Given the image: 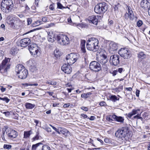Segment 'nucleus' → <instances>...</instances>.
Here are the masks:
<instances>
[{
    "mask_svg": "<svg viewBox=\"0 0 150 150\" xmlns=\"http://www.w3.org/2000/svg\"><path fill=\"white\" fill-rule=\"evenodd\" d=\"M115 135L120 141L124 140L125 139L130 138L132 136V133L129 131V127L127 125L117 130L115 132Z\"/></svg>",
    "mask_w": 150,
    "mask_h": 150,
    "instance_id": "obj_1",
    "label": "nucleus"
},
{
    "mask_svg": "<svg viewBox=\"0 0 150 150\" xmlns=\"http://www.w3.org/2000/svg\"><path fill=\"white\" fill-rule=\"evenodd\" d=\"M13 7V4L12 0H3L1 3V8L4 13H9Z\"/></svg>",
    "mask_w": 150,
    "mask_h": 150,
    "instance_id": "obj_2",
    "label": "nucleus"
},
{
    "mask_svg": "<svg viewBox=\"0 0 150 150\" xmlns=\"http://www.w3.org/2000/svg\"><path fill=\"white\" fill-rule=\"evenodd\" d=\"M98 40L95 38H89L87 41L86 47L88 50L96 51L99 48Z\"/></svg>",
    "mask_w": 150,
    "mask_h": 150,
    "instance_id": "obj_3",
    "label": "nucleus"
},
{
    "mask_svg": "<svg viewBox=\"0 0 150 150\" xmlns=\"http://www.w3.org/2000/svg\"><path fill=\"white\" fill-rule=\"evenodd\" d=\"M108 8V5L106 3L103 2L100 3L95 6L94 11L98 14H102L106 12Z\"/></svg>",
    "mask_w": 150,
    "mask_h": 150,
    "instance_id": "obj_4",
    "label": "nucleus"
},
{
    "mask_svg": "<svg viewBox=\"0 0 150 150\" xmlns=\"http://www.w3.org/2000/svg\"><path fill=\"white\" fill-rule=\"evenodd\" d=\"M78 57L79 56L77 54L71 53L66 56V60L68 64L72 65L76 61Z\"/></svg>",
    "mask_w": 150,
    "mask_h": 150,
    "instance_id": "obj_5",
    "label": "nucleus"
},
{
    "mask_svg": "<svg viewBox=\"0 0 150 150\" xmlns=\"http://www.w3.org/2000/svg\"><path fill=\"white\" fill-rule=\"evenodd\" d=\"M57 41L61 45H64L69 43V39L67 35H59L57 36Z\"/></svg>",
    "mask_w": 150,
    "mask_h": 150,
    "instance_id": "obj_6",
    "label": "nucleus"
},
{
    "mask_svg": "<svg viewBox=\"0 0 150 150\" xmlns=\"http://www.w3.org/2000/svg\"><path fill=\"white\" fill-rule=\"evenodd\" d=\"M118 53L121 57L125 59H128L131 57L130 52L127 48H121L119 50Z\"/></svg>",
    "mask_w": 150,
    "mask_h": 150,
    "instance_id": "obj_7",
    "label": "nucleus"
},
{
    "mask_svg": "<svg viewBox=\"0 0 150 150\" xmlns=\"http://www.w3.org/2000/svg\"><path fill=\"white\" fill-rule=\"evenodd\" d=\"M4 130L6 132V134L10 139L16 138L17 136V132L14 130L8 129L7 126H5L4 128Z\"/></svg>",
    "mask_w": 150,
    "mask_h": 150,
    "instance_id": "obj_8",
    "label": "nucleus"
},
{
    "mask_svg": "<svg viewBox=\"0 0 150 150\" xmlns=\"http://www.w3.org/2000/svg\"><path fill=\"white\" fill-rule=\"evenodd\" d=\"M28 49L32 55H36L38 56L39 54V48L37 45L34 44H32L28 46Z\"/></svg>",
    "mask_w": 150,
    "mask_h": 150,
    "instance_id": "obj_9",
    "label": "nucleus"
},
{
    "mask_svg": "<svg viewBox=\"0 0 150 150\" xmlns=\"http://www.w3.org/2000/svg\"><path fill=\"white\" fill-rule=\"evenodd\" d=\"M90 69L95 72H98L101 69V67L100 64L96 61H93L90 64Z\"/></svg>",
    "mask_w": 150,
    "mask_h": 150,
    "instance_id": "obj_10",
    "label": "nucleus"
},
{
    "mask_svg": "<svg viewBox=\"0 0 150 150\" xmlns=\"http://www.w3.org/2000/svg\"><path fill=\"white\" fill-rule=\"evenodd\" d=\"M6 21L7 23L12 28H16V21L15 17L11 15H9L7 17Z\"/></svg>",
    "mask_w": 150,
    "mask_h": 150,
    "instance_id": "obj_11",
    "label": "nucleus"
},
{
    "mask_svg": "<svg viewBox=\"0 0 150 150\" xmlns=\"http://www.w3.org/2000/svg\"><path fill=\"white\" fill-rule=\"evenodd\" d=\"M119 56L117 54H114L110 57V62L115 66L117 65L119 63Z\"/></svg>",
    "mask_w": 150,
    "mask_h": 150,
    "instance_id": "obj_12",
    "label": "nucleus"
},
{
    "mask_svg": "<svg viewBox=\"0 0 150 150\" xmlns=\"http://www.w3.org/2000/svg\"><path fill=\"white\" fill-rule=\"evenodd\" d=\"M118 48L117 44L114 42H112L109 44L108 50L110 53L113 54Z\"/></svg>",
    "mask_w": 150,
    "mask_h": 150,
    "instance_id": "obj_13",
    "label": "nucleus"
},
{
    "mask_svg": "<svg viewBox=\"0 0 150 150\" xmlns=\"http://www.w3.org/2000/svg\"><path fill=\"white\" fill-rule=\"evenodd\" d=\"M70 65L67 63V64H64L61 67L62 70L65 73L70 74L72 71L71 68L70 66Z\"/></svg>",
    "mask_w": 150,
    "mask_h": 150,
    "instance_id": "obj_14",
    "label": "nucleus"
},
{
    "mask_svg": "<svg viewBox=\"0 0 150 150\" xmlns=\"http://www.w3.org/2000/svg\"><path fill=\"white\" fill-rule=\"evenodd\" d=\"M127 11L129 14V20L131 21H133L134 20L136 21L137 19V17L136 16H134L132 8L129 6H127Z\"/></svg>",
    "mask_w": 150,
    "mask_h": 150,
    "instance_id": "obj_15",
    "label": "nucleus"
},
{
    "mask_svg": "<svg viewBox=\"0 0 150 150\" xmlns=\"http://www.w3.org/2000/svg\"><path fill=\"white\" fill-rule=\"evenodd\" d=\"M142 7L144 9L150 7V0H143L140 3Z\"/></svg>",
    "mask_w": 150,
    "mask_h": 150,
    "instance_id": "obj_16",
    "label": "nucleus"
},
{
    "mask_svg": "<svg viewBox=\"0 0 150 150\" xmlns=\"http://www.w3.org/2000/svg\"><path fill=\"white\" fill-rule=\"evenodd\" d=\"M30 42V40L28 38H25L22 39L20 41L21 46L25 47H26Z\"/></svg>",
    "mask_w": 150,
    "mask_h": 150,
    "instance_id": "obj_17",
    "label": "nucleus"
},
{
    "mask_svg": "<svg viewBox=\"0 0 150 150\" xmlns=\"http://www.w3.org/2000/svg\"><path fill=\"white\" fill-rule=\"evenodd\" d=\"M18 77L21 79H25L26 78L28 74V71L27 70L23 68L22 71L19 72Z\"/></svg>",
    "mask_w": 150,
    "mask_h": 150,
    "instance_id": "obj_18",
    "label": "nucleus"
},
{
    "mask_svg": "<svg viewBox=\"0 0 150 150\" xmlns=\"http://www.w3.org/2000/svg\"><path fill=\"white\" fill-rule=\"evenodd\" d=\"M90 23H92L96 25H97L98 23V19L96 18L95 16L93 15L89 16L88 19Z\"/></svg>",
    "mask_w": 150,
    "mask_h": 150,
    "instance_id": "obj_19",
    "label": "nucleus"
},
{
    "mask_svg": "<svg viewBox=\"0 0 150 150\" xmlns=\"http://www.w3.org/2000/svg\"><path fill=\"white\" fill-rule=\"evenodd\" d=\"M47 34V39L48 41L51 42H54L55 39L54 38L55 35L52 33V32L51 31L48 32Z\"/></svg>",
    "mask_w": 150,
    "mask_h": 150,
    "instance_id": "obj_20",
    "label": "nucleus"
},
{
    "mask_svg": "<svg viewBox=\"0 0 150 150\" xmlns=\"http://www.w3.org/2000/svg\"><path fill=\"white\" fill-rule=\"evenodd\" d=\"M59 132L57 133L59 134H63L65 137L67 136L69 132L66 129L60 127L59 129Z\"/></svg>",
    "mask_w": 150,
    "mask_h": 150,
    "instance_id": "obj_21",
    "label": "nucleus"
},
{
    "mask_svg": "<svg viewBox=\"0 0 150 150\" xmlns=\"http://www.w3.org/2000/svg\"><path fill=\"white\" fill-rule=\"evenodd\" d=\"M112 117L117 122L121 123H123L124 122V119L123 117L121 116H118L115 115H112Z\"/></svg>",
    "mask_w": 150,
    "mask_h": 150,
    "instance_id": "obj_22",
    "label": "nucleus"
},
{
    "mask_svg": "<svg viewBox=\"0 0 150 150\" xmlns=\"http://www.w3.org/2000/svg\"><path fill=\"white\" fill-rule=\"evenodd\" d=\"M98 60L101 64H104L107 62V56L103 54L100 56Z\"/></svg>",
    "mask_w": 150,
    "mask_h": 150,
    "instance_id": "obj_23",
    "label": "nucleus"
},
{
    "mask_svg": "<svg viewBox=\"0 0 150 150\" xmlns=\"http://www.w3.org/2000/svg\"><path fill=\"white\" fill-rule=\"evenodd\" d=\"M139 110H133L132 111L127 114V116L129 118H130L133 115L138 113V111H139Z\"/></svg>",
    "mask_w": 150,
    "mask_h": 150,
    "instance_id": "obj_24",
    "label": "nucleus"
},
{
    "mask_svg": "<svg viewBox=\"0 0 150 150\" xmlns=\"http://www.w3.org/2000/svg\"><path fill=\"white\" fill-rule=\"evenodd\" d=\"M138 57L139 60L142 61V60L145 58L146 55L143 52H140L138 54Z\"/></svg>",
    "mask_w": 150,
    "mask_h": 150,
    "instance_id": "obj_25",
    "label": "nucleus"
},
{
    "mask_svg": "<svg viewBox=\"0 0 150 150\" xmlns=\"http://www.w3.org/2000/svg\"><path fill=\"white\" fill-rule=\"evenodd\" d=\"M25 106L26 108L28 109H32L35 106V104L30 103H26L25 104Z\"/></svg>",
    "mask_w": 150,
    "mask_h": 150,
    "instance_id": "obj_26",
    "label": "nucleus"
},
{
    "mask_svg": "<svg viewBox=\"0 0 150 150\" xmlns=\"http://www.w3.org/2000/svg\"><path fill=\"white\" fill-rule=\"evenodd\" d=\"M25 68L21 64H19L17 66L16 69V72L17 74L19 73V72L22 71V70Z\"/></svg>",
    "mask_w": 150,
    "mask_h": 150,
    "instance_id": "obj_27",
    "label": "nucleus"
},
{
    "mask_svg": "<svg viewBox=\"0 0 150 150\" xmlns=\"http://www.w3.org/2000/svg\"><path fill=\"white\" fill-rule=\"evenodd\" d=\"M86 41L85 40H82L81 43V48L82 52L85 53L86 52L85 44Z\"/></svg>",
    "mask_w": 150,
    "mask_h": 150,
    "instance_id": "obj_28",
    "label": "nucleus"
},
{
    "mask_svg": "<svg viewBox=\"0 0 150 150\" xmlns=\"http://www.w3.org/2000/svg\"><path fill=\"white\" fill-rule=\"evenodd\" d=\"M42 24H43V23L42 21L38 20L32 24V26L33 27L37 26Z\"/></svg>",
    "mask_w": 150,
    "mask_h": 150,
    "instance_id": "obj_29",
    "label": "nucleus"
},
{
    "mask_svg": "<svg viewBox=\"0 0 150 150\" xmlns=\"http://www.w3.org/2000/svg\"><path fill=\"white\" fill-rule=\"evenodd\" d=\"M54 54L55 57L57 58L60 57V52L57 49H56L54 52Z\"/></svg>",
    "mask_w": 150,
    "mask_h": 150,
    "instance_id": "obj_30",
    "label": "nucleus"
},
{
    "mask_svg": "<svg viewBox=\"0 0 150 150\" xmlns=\"http://www.w3.org/2000/svg\"><path fill=\"white\" fill-rule=\"evenodd\" d=\"M91 93L90 92H88L87 93H84L81 94V97L86 98L89 97V95H91Z\"/></svg>",
    "mask_w": 150,
    "mask_h": 150,
    "instance_id": "obj_31",
    "label": "nucleus"
},
{
    "mask_svg": "<svg viewBox=\"0 0 150 150\" xmlns=\"http://www.w3.org/2000/svg\"><path fill=\"white\" fill-rule=\"evenodd\" d=\"M41 142L37 143L35 144H33L32 146V150H36L37 147L40 144H42Z\"/></svg>",
    "mask_w": 150,
    "mask_h": 150,
    "instance_id": "obj_32",
    "label": "nucleus"
},
{
    "mask_svg": "<svg viewBox=\"0 0 150 150\" xmlns=\"http://www.w3.org/2000/svg\"><path fill=\"white\" fill-rule=\"evenodd\" d=\"M42 150H51L50 147L47 145H43L42 147Z\"/></svg>",
    "mask_w": 150,
    "mask_h": 150,
    "instance_id": "obj_33",
    "label": "nucleus"
},
{
    "mask_svg": "<svg viewBox=\"0 0 150 150\" xmlns=\"http://www.w3.org/2000/svg\"><path fill=\"white\" fill-rule=\"evenodd\" d=\"M110 99L111 100L114 102H115L116 100H119L117 99V97L115 95H112L110 98Z\"/></svg>",
    "mask_w": 150,
    "mask_h": 150,
    "instance_id": "obj_34",
    "label": "nucleus"
},
{
    "mask_svg": "<svg viewBox=\"0 0 150 150\" xmlns=\"http://www.w3.org/2000/svg\"><path fill=\"white\" fill-rule=\"evenodd\" d=\"M30 131H30L27 132H25L24 134V138H27L29 137L30 134Z\"/></svg>",
    "mask_w": 150,
    "mask_h": 150,
    "instance_id": "obj_35",
    "label": "nucleus"
},
{
    "mask_svg": "<svg viewBox=\"0 0 150 150\" xmlns=\"http://www.w3.org/2000/svg\"><path fill=\"white\" fill-rule=\"evenodd\" d=\"M12 147L11 145L5 144L4 145L3 148L4 149L9 150Z\"/></svg>",
    "mask_w": 150,
    "mask_h": 150,
    "instance_id": "obj_36",
    "label": "nucleus"
},
{
    "mask_svg": "<svg viewBox=\"0 0 150 150\" xmlns=\"http://www.w3.org/2000/svg\"><path fill=\"white\" fill-rule=\"evenodd\" d=\"M39 133L38 132H37L36 133V136L33 138H32V141H35L36 140H37L39 139Z\"/></svg>",
    "mask_w": 150,
    "mask_h": 150,
    "instance_id": "obj_37",
    "label": "nucleus"
},
{
    "mask_svg": "<svg viewBox=\"0 0 150 150\" xmlns=\"http://www.w3.org/2000/svg\"><path fill=\"white\" fill-rule=\"evenodd\" d=\"M0 100L5 101L6 103H8L10 101V99L6 97L1 98L0 97Z\"/></svg>",
    "mask_w": 150,
    "mask_h": 150,
    "instance_id": "obj_38",
    "label": "nucleus"
},
{
    "mask_svg": "<svg viewBox=\"0 0 150 150\" xmlns=\"http://www.w3.org/2000/svg\"><path fill=\"white\" fill-rule=\"evenodd\" d=\"M124 19L126 20H128L129 18V14L128 13L126 12L124 14Z\"/></svg>",
    "mask_w": 150,
    "mask_h": 150,
    "instance_id": "obj_39",
    "label": "nucleus"
},
{
    "mask_svg": "<svg viewBox=\"0 0 150 150\" xmlns=\"http://www.w3.org/2000/svg\"><path fill=\"white\" fill-rule=\"evenodd\" d=\"M44 129L48 132H52L51 128L48 126H46Z\"/></svg>",
    "mask_w": 150,
    "mask_h": 150,
    "instance_id": "obj_40",
    "label": "nucleus"
},
{
    "mask_svg": "<svg viewBox=\"0 0 150 150\" xmlns=\"http://www.w3.org/2000/svg\"><path fill=\"white\" fill-rule=\"evenodd\" d=\"M46 84H48L51 85H55L57 84V82H52L50 81V82L47 81L46 82Z\"/></svg>",
    "mask_w": 150,
    "mask_h": 150,
    "instance_id": "obj_41",
    "label": "nucleus"
},
{
    "mask_svg": "<svg viewBox=\"0 0 150 150\" xmlns=\"http://www.w3.org/2000/svg\"><path fill=\"white\" fill-rule=\"evenodd\" d=\"M1 112L3 113L4 114H5V115L6 117L9 116L10 115V112L8 111L6 112H3L1 111Z\"/></svg>",
    "mask_w": 150,
    "mask_h": 150,
    "instance_id": "obj_42",
    "label": "nucleus"
},
{
    "mask_svg": "<svg viewBox=\"0 0 150 150\" xmlns=\"http://www.w3.org/2000/svg\"><path fill=\"white\" fill-rule=\"evenodd\" d=\"M2 133L3 134H2L1 136L3 140L4 141H5V139L4 135H5V134H6V132H5V131H4V128L3 129H2Z\"/></svg>",
    "mask_w": 150,
    "mask_h": 150,
    "instance_id": "obj_43",
    "label": "nucleus"
},
{
    "mask_svg": "<svg viewBox=\"0 0 150 150\" xmlns=\"http://www.w3.org/2000/svg\"><path fill=\"white\" fill-rule=\"evenodd\" d=\"M54 5L55 4H51L49 6L50 9L52 10H54Z\"/></svg>",
    "mask_w": 150,
    "mask_h": 150,
    "instance_id": "obj_44",
    "label": "nucleus"
},
{
    "mask_svg": "<svg viewBox=\"0 0 150 150\" xmlns=\"http://www.w3.org/2000/svg\"><path fill=\"white\" fill-rule=\"evenodd\" d=\"M57 8L60 9H62L64 8V7L60 3H57Z\"/></svg>",
    "mask_w": 150,
    "mask_h": 150,
    "instance_id": "obj_45",
    "label": "nucleus"
},
{
    "mask_svg": "<svg viewBox=\"0 0 150 150\" xmlns=\"http://www.w3.org/2000/svg\"><path fill=\"white\" fill-rule=\"evenodd\" d=\"M49 125L51 126L55 131L57 133V132H59V129H57L55 127H54L52 126V125H51L50 124Z\"/></svg>",
    "mask_w": 150,
    "mask_h": 150,
    "instance_id": "obj_46",
    "label": "nucleus"
},
{
    "mask_svg": "<svg viewBox=\"0 0 150 150\" xmlns=\"http://www.w3.org/2000/svg\"><path fill=\"white\" fill-rule=\"evenodd\" d=\"M98 142H99L100 143V144H103V142L99 138H98L97 140L95 141V142L96 143Z\"/></svg>",
    "mask_w": 150,
    "mask_h": 150,
    "instance_id": "obj_47",
    "label": "nucleus"
},
{
    "mask_svg": "<svg viewBox=\"0 0 150 150\" xmlns=\"http://www.w3.org/2000/svg\"><path fill=\"white\" fill-rule=\"evenodd\" d=\"M142 24V22L141 21H139L137 23V25L139 27H140Z\"/></svg>",
    "mask_w": 150,
    "mask_h": 150,
    "instance_id": "obj_48",
    "label": "nucleus"
},
{
    "mask_svg": "<svg viewBox=\"0 0 150 150\" xmlns=\"http://www.w3.org/2000/svg\"><path fill=\"white\" fill-rule=\"evenodd\" d=\"M81 109L85 111H87L88 110V108L87 107L82 106L81 107Z\"/></svg>",
    "mask_w": 150,
    "mask_h": 150,
    "instance_id": "obj_49",
    "label": "nucleus"
},
{
    "mask_svg": "<svg viewBox=\"0 0 150 150\" xmlns=\"http://www.w3.org/2000/svg\"><path fill=\"white\" fill-rule=\"evenodd\" d=\"M25 85L28 86H37L38 85V84L37 83H34V84H32V83H26Z\"/></svg>",
    "mask_w": 150,
    "mask_h": 150,
    "instance_id": "obj_50",
    "label": "nucleus"
},
{
    "mask_svg": "<svg viewBox=\"0 0 150 150\" xmlns=\"http://www.w3.org/2000/svg\"><path fill=\"white\" fill-rule=\"evenodd\" d=\"M54 24L53 23H51L50 24H48V25L47 26V28H50L53 26H54Z\"/></svg>",
    "mask_w": 150,
    "mask_h": 150,
    "instance_id": "obj_51",
    "label": "nucleus"
},
{
    "mask_svg": "<svg viewBox=\"0 0 150 150\" xmlns=\"http://www.w3.org/2000/svg\"><path fill=\"white\" fill-rule=\"evenodd\" d=\"M32 22V20L31 18H28L27 19V22H28V25H29Z\"/></svg>",
    "mask_w": 150,
    "mask_h": 150,
    "instance_id": "obj_52",
    "label": "nucleus"
},
{
    "mask_svg": "<svg viewBox=\"0 0 150 150\" xmlns=\"http://www.w3.org/2000/svg\"><path fill=\"white\" fill-rule=\"evenodd\" d=\"M133 118L134 119L137 118V119H140L142 118L140 116V115L139 114H138L137 115L133 117Z\"/></svg>",
    "mask_w": 150,
    "mask_h": 150,
    "instance_id": "obj_53",
    "label": "nucleus"
},
{
    "mask_svg": "<svg viewBox=\"0 0 150 150\" xmlns=\"http://www.w3.org/2000/svg\"><path fill=\"white\" fill-rule=\"evenodd\" d=\"M42 21L44 22H46L47 21V17H43L42 18Z\"/></svg>",
    "mask_w": 150,
    "mask_h": 150,
    "instance_id": "obj_54",
    "label": "nucleus"
},
{
    "mask_svg": "<svg viewBox=\"0 0 150 150\" xmlns=\"http://www.w3.org/2000/svg\"><path fill=\"white\" fill-rule=\"evenodd\" d=\"M117 72H118L120 73H121L123 70V69L122 68H120L117 69Z\"/></svg>",
    "mask_w": 150,
    "mask_h": 150,
    "instance_id": "obj_55",
    "label": "nucleus"
},
{
    "mask_svg": "<svg viewBox=\"0 0 150 150\" xmlns=\"http://www.w3.org/2000/svg\"><path fill=\"white\" fill-rule=\"evenodd\" d=\"M68 22L69 24H70L71 25L72 24V22L71 21V18L69 17L67 19Z\"/></svg>",
    "mask_w": 150,
    "mask_h": 150,
    "instance_id": "obj_56",
    "label": "nucleus"
},
{
    "mask_svg": "<svg viewBox=\"0 0 150 150\" xmlns=\"http://www.w3.org/2000/svg\"><path fill=\"white\" fill-rule=\"evenodd\" d=\"M81 115L84 118H87L88 119V117L87 115L83 114H81Z\"/></svg>",
    "mask_w": 150,
    "mask_h": 150,
    "instance_id": "obj_57",
    "label": "nucleus"
},
{
    "mask_svg": "<svg viewBox=\"0 0 150 150\" xmlns=\"http://www.w3.org/2000/svg\"><path fill=\"white\" fill-rule=\"evenodd\" d=\"M105 104L106 103L104 101H102L100 103L99 105H100V106H102L105 105Z\"/></svg>",
    "mask_w": 150,
    "mask_h": 150,
    "instance_id": "obj_58",
    "label": "nucleus"
},
{
    "mask_svg": "<svg viewBox=\"0 0 150 150\" xmlns=\"http://www.w3.org/2000/svg\"><path fill=\"white\" fill-rule=\"evenodd\" d=\"M88 119H89L90 120H93L95 119V117L94 116H91L90 118L88 117Z\"/></svg>",
    "mask_w": 150,
    "mask_h": 150,
    "instance_id": "obj_59",
    "label": "nucleus"
},
{
    "mask_svg": "<svg viewBox=\"0 0 150 150\" xmlns=\"http://www.w3.org/2000/svg\"><path fill=\"white\" fill-rule=\"evenodd\" d=\"M16 53V51H15V50L13 49H12L11 51V53L13 55H14Z\"/></svg>",
    "mask_w": 150,
    "mask_h": 150,
    "instance_id": "obj_60",
    "label": "nucleus"
},
{
    "mask_svg": "<svg viewBox=\"0 0 150 150\" xmlns=\"http://www.w3.org/2000/svg\"><path fill=\"white\" fill-rule=\"evenodd\" d=\"M70 105L69 103H66L63 105V107L64 108H67L69 107Z\"/></svg>",
    "mask_w": 150,
    "mask_h": 150,
    "instance_id": "obj_61",
    "label": "nucleus"
},
{
    "mask_svg": "<svg viewBox=\"0 0 150 150\" xmlns=\"http://www.w3.org/2000/svg\"><path fill=\"white\" fill-rule=\"evenodd\" d=\"M117 69L116 70L112 72V74L113 75V76H114L116 75L117 74Z\"/></svg>",
    "mask_w": 150,
    "mask_h": 150,
    "instance_id": "obj_62",
    "label": "nucleus"
},
{
    "mask_svg": "<svg viewBox=\"0 0 150 150\" xmlns=\"http://www.w3.org/2000/svg\"><path fill=\"white\" fill-rule=\"evenodd\" d=\"M105 142L106 143H109L110 142L109 140L107 138H105L104 139Z\"/></svg>",
    "mask_w": 150,
    "mask_h": 150,
    "instance_id": "obj_63",
    "label": "nucleus"
},
{
    "mask_svg": "<svg viewBox=\"0 0 150 150\" xmlns=\"http://www.w3.org/2000/svg\"><path fill=\"white\" fill-rule=\"evenodd\" d=\"M140 91L138 90H137L136 92V96L138 97L139 96Z\"/></svg>",
    "mask_w": 150,
    "mask_h": 150,
    "instance_id": "obj_64",
    "label": "nucleus"
}]
</instances>
